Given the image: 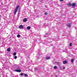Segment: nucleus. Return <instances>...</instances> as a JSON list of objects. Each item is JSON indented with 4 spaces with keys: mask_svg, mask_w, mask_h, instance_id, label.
Here are the masks:
<instances>
[{
    "mask_svg": "<svg viewBox=\"0 0 77 77\" xmlns=\"http://www.w3.org/2000/svg\"><path fill=\"white\" fill-rule=\"evenodd\" d=\"M17 58V56H15L14 57V59H16Z\"/></svg>",
    "mask_w": 77,
    "mask_h": 77,
    "instance_id": "21",
    "label": "nucleus"
},
{
    "mask_svg": "<svg viewBox=\"0 0 77 77\" xmlns=\"http://www.w3.org/2000/svg\"><path fill=\"white\" fill-rule=\"evenodd\" d=\"M26 20H27V19L25 18L23 20V22H26Z\"/></svg>",
    "mask_w": 77,
    "mask_h": 77,
    "instance_id": "9",
    "label": "nucleus"
},
{
    "mask_svg": "<svg viewBox=\"0 0 77 77\" xmlns=\"http://www.w3.org/2000/svg\"><path fill=\"white\" fill-rule=\"evenodd\" d=\"M47 43H48V42H47Z\"/></svg>",
    "mask_w": 77,
    "mask_h": 77,
    "instance_id": "33",
    "label": "nucleus"
},
{
    "mask_svg": "<svg viewBox=\"0 0 77 77\" xmlns=\"http://www.w3.org/2000/svg\"><path fill=\"white\" fill-rule=\"evenodd\" d=\"M45 23L44 24V26H45Z\"/></svg>",
    "mask_w": 77,
    "mask_h": 77,
    "instance_id": "27",
    "label": "nucleus"
},
{
    "mask_svg": "<svg viewBox=\"0 0 77 77\" xmlns=\"http://www.w3.org/2000/svg\"><path fill=\"white\" fill-rule=\"evenodd\" d=\"M2 5H3V4H2Z\"/></svg>",
    "mask_w": 77,
    "mask_h": 77,
    "instance_id": "34",
    "label": "nucleus"
},
{
    "mask_svg": "<svg viewBox=\"0 0 77 77\" xmlns=\"http://www.w3.org/2000/svg\"><path fill=\"white\" fill-rule=\"evenodd\" d=\"M47 36H48V33L46 34L44 36V37H47Z\"/></svg>",
    "mask_w": 77,
    "mask_h": 77,
    "instance_id": "13",
    "label": "nucleus"
},
{
    "mask_svg": "<svg viewBox=\"0 0 77 77\" xmlns=\"http://www.w3.org/2000/svg\"><path fill=\"white\" fill-rule=\"evenodd\" d=\"M57 66H54V69H57Z\"/></svg>",
    "mask_w": 77,
    "mask_h": 77,
    "instance_id": "15",
    "label": "nucleus"
},
{
    "mask_svg": "<svg viewBox=\"0 0 77 77\" xmlns=\"http://www.w3.org/2000/svg\"><path fill=\"white\" fill-rule=\"evenodd\" d=\"M76 29L77 30V28H76Z\"/></svg>",
    "mask_w": 77,
    "mask_h": 77,
    "instance_id": "32",
    "label": "nucleus"
},
{
    "mask_svg": "<svg viewBox=\"0 0 77 77\" xmlns=\"http://www.w3.org/2000/svg\"><path fill=\"white\" fill-rule=\"evenodd\" d=\"M24 76H25V77H28V75L27 74L24 73Z\"/></svg>",
    "mask_w": 77,
    "mask_h": 77,
    "instance_id": "14",
    "label": "nucleus"
},
{
    "mask_svg": "<svg viewBox=\"0 0 77 77\" xmlns=\"http://www.w3.org/2000/svg\"><path fill=\"white\" fill-rule=\"evenodd\" d=\"M68 5L69 6H72V4L69 2L68 4Z\"/></svg>",
    "mask_w": 77,
    "mask_h": 77,
    "instance_id": "7",
    "label": "nucleus"
},
{
    "mask_svg": "<svg viewBox=\"0 0 77 77\" xmlns=\"http://www.w3.org/2000/svg\"><path fill=\"white\" fill-rule=\"evenodd\" d=\"M19 7V5H18L17 6L16 8L14 11V15H16V13L17 12V11H18V10Z\"/></svg>",
    "mask_w": 77,
    "mask_h": 77,
    "instance_id": "1",
    "label": "nucleus"
},
{
    "mask_svg": "<svg viewBox=\"0 0 77 77\" xmlns=\"http://www.w3.org/2000/svg\"><path fill=\"white\" fill-rule=\"evenodd\" d=\"M0 20H1V18H0Z\"/></svg>",
    "mask_w": 77,
    "mask_h": 77,
    "instance_id": "30",
    "label": "nucleus"
},
{
    "mask_svg": "<svg viewBox=\"0 0 77 77\" xmlns=\"http://www.w3.org/2000/svg\"><path fill=\"white\" fill-rule=\"evenodd\" d=\"M7 51H9V52L11 51V49H10L9 48H8L7 49Z\"/></svg>",
    "mask_w": 77,
    "mask_h": 77,
    "instance_id": "12",
    "label": "nucleus"
},
{
    "mask_svg": "<svg viewBox=\"0 0 77 77\" xmlns=\"http://www.w3.org/2000/svg\"><path fill=\"white\" fill-rule=\"evenodd\" d=\"M16 54V53H15V52H14V53H13V55L14 56H15Z\"/></svg>",
    "mask_w": 77,
    "mask_h": 77,
    "instance_id": "17",
    "label": "nucleus"
},
{
    "mask_svg": "<svg viewBox=\"0 0 77 77\" xmlns=\"http://www.w3.org/2000/svg\"><path fill=\"white\" fill-rule=\"evenodd\" d=\"M19 28L20 29H23L24 28V27H23V25H20L19 26Z\"/></svg>",
    "mask_w": 77,
    "mask_h": 77,
    "instance_id": "3",
    "label": "nucleus"
},
{
    "mask_svg": "<svg viewBox=\"0 0 77 77\" xmlns=\"http://www.w3.org/2000/svg\"><path fill=\"white\" fill-rule=\"evenodd\" d=\"M19 69H20V68L19 67H18L16 69V70H19Z\"/></svg>",
    "mask_w": 77,
    "mask_h": 77,
    "instance_id": "16",
    "label": "nucleus"
},
{
    "mask_svg": "<svg viewBox=\"0 0 77 77\" xmlns=\"http://www.w3.org/2000/svg\"><path fill=\"white\" fill-rule=\"evenodd\" d=\"M45 15H47V13L46 12L45 13Z\"/></svg>",
    "mask_w": 77,
    "mask_h": 77,
    "instance_id": "23",
    "label": "nucleus"
},
{
    "mask_svg": "<svg viewBox=\"0 0 77 77\" xmlns=\"http://www.w3.org/2000/svg\"><path fill=\"white\" fill-rule=\"evenodd\" d=\"M50 58H51L49 56H47V57H46V59L47 60H48L49 59H50Z\"/></svg>",
    "mask_w": 77,
    "mask_h": 77,
    "instance_id": "5",
    "label": "nucleus"
},
{
    "mask_svg": "<svg viewBox=\"0 0 77 77\" xmlns=\"http://www.w3.org/2000/svg\"><path fill=\"white\" fill-rule=\"evenodd\" d=\"M38 55H39V53H40V51L39 50H38Z\"/></svg>",
    "mask_w": 77,
    "mask_h": 77,
    "instance_id": "20",
    "label": "nucleus"
},
{
    "mask_svg": "<svg viewBox=\"0 0 77 77\" xmlns=\"http://www.w3.org/2000/svg\"><path fill=\"white\" fill-rule=\"evenodd\" d=\"M39 58H41V57H40Z\"/></svg>",
    "mask_w": 77,
    "mask_h": 77,
    "instance_id": "35",
    "label": "nucleus"
},
{
    "mask_svg": "<svg viewBox=\"0 0 77 77\" xmlns=\"http://www.w3.org/2000/svg\"><path fill=\"white\" fill-rule=\"evenodd\" d=\"M72 6H73L74 7V6H76V4L75 3H73L72 4Z\"/></svg>",
    "mask_w": 77,
    "mask_h": 77,
    "instance_id": "6",
    "label": "nucleus"
},
{
    "mask_svg": "<svg viewBox=\"0 0 77 77\" xmlns=\"http://www.w3.org/2000/svg\"><path fill=\"white\" fill-rule=\"evenodd\" d=\"M5 68H2V69H4Z\"/></svg>",
    "mask_w": 77,
    "mask_h": 77,
    "instance_id": "29",
    "label": "nucleus"
},
{
    "mask_svg": "<svg viewBox=\"0 0 77 77\" xmlns=\"http://www.w3.org/2000/svg\"><path fill=\"white\" fill-rule=\"evenodd\" d=\"M63 64H66V63H67V61H63Z\"/></svg>",
    "mask_w": 77,
    "mask_h": 77,
    "instance_id": "8",
    "label": "nucleus"
},
{
    "mask_svg": "<svg viewBox=\"0 0 77 77\" xmlns=\"http://www.w3.org/2000/svg\"><path fill=\"white\" fill-rule=\"evenodd\" d=\"M17 37H18V38H20V35L18 34Z\"/></svg>",
    "mask_w": 77,
    "mask_h": 77,
    "instance_id": "19",
    "label": "nucleus"
},
{
    "mask_svg": "<svg viewBox=\"0 0 77 77\" xmlns=\"http://www.w3.org/2000/svg\"><path fill=\"white\" fill-rule=\"evenodd\" d=\"M71 23H68L67 24V26L68 27H71Z\"/></svg>",
    "mask_w": 77,
    "mask_h": 77,
    "instance_id": "2",
    "label": "nucleus"
},
{
    "mask_svg": "<svg viewBox=\"0 0 77 77\" xmlns=\"http://www.w3.org/2000/svg\"><path fill=\"white\" fill-rule=\"evenodd\" d=\"M74 59H72L71 60V62H72V63H73V62H74Z\"/></svg>",
    "mask_w": 77,
    "mask_h": 77,
    "instance_id": "10",
    "label": "nucleus"
},
{
    "mask_svg": "<svg viewBox=\"0 0 77 77\" xmlns=\"http://www.w3.org/2000/svg\"><path fill=\"white\" fill-rule=\"evenodd\" d=\"M21 70L20 69L19 70H15L14 71H16V72H21Z\"/></svg>",
    "mask_w": 77,
    "mask_h": 77,
    "instance_id": "4",
    "label": "nucleus"
},
{
    "mask_svg": "<svg viewBox=\"0 0 77 77\" xmlns=\"http://www.w3.org/2000/svg\"><path fill=\"white\" fill-rule=\"evenodd\" d=\"M57 63L58 64H59V62H57L56 63Z\"/></svg>",
    "mask_w": 77,
    "mask_h": 77,
    "instance_id": "25",
    "label": "nucleus"
},
{
    "mask_svg": "<svg viewBox=\"0 0 77 77\" xmlns=\"http://www.w3.org/2000/svg\"><path fill=\"white\" fill-rule=\"evenodd\" d=\"M63 69H65V67H63Z\"/></svg>",
    "mask_w": 77,
    "mask_h": 77,
    "instance_id": "24",
    "label": "nucleus"
},
{
    "mask_svg": "<svg viewBox=\"0 0 77 77\" xmlns=\"http://www.w3.org/2000/svg\"><path fill=\"white\" fill-rule=\"evenodd\" d=\"M69 46H72V43H70L69 44Z\"/></svg>",
    "mask_w": 77,
    "mask_h": 77,
    "instance_id": "22",
    "label": "nucleus"
},
{
    "mask_svg": "<svg viewBox=\"0 0 77 77\" xmlns=\"http://www.w3.org/2000/svg\"><path fill=\"white\" fill-rule=\"evenodd\" d=\"M36 69H35V71H36Z\"/></svg>",
    "mask_w": 77,
    "mask_h": 77,
    "instance_id": "28",
    "label": "nucleus"
},
{
    "mask_svg": "<svg viewBox=\"0 0 77 77\" xmlns=\"http://www.w3.org/2000/svg\"><path fill=\"white\" fill-rule=\"evenodd\" d=\"M51 39V38H50L49 39Z\"/></svg>",
    "mask_w": 77,
    "mask_h": 77,
    "instance_id": "31",
    "label": "nucleus"
},
{
    "mask_svg": "<svg viewBox=\"0 0 77 77\" xmlns=\"http://www.w3.org/2000/svg\"><path fill=\"white\" fill-rule=\"evenodd\" d=\"M27 29L28 30H30V26H27Z\"/></svg>",
    "mask_w": 77,
    "mask_h": 77,
    "instance_id": "11",
    "label": "nucleus"
},
{
    "mask_svg": "<svg viewBox=\"0 0 77 77\" xmlns=\"http://www.w3.org/2000/svg\"><path fill=\"white\" fill-rule=\"evenodd\" d=\"M24 73H20L21 75H24Z\"/></svg>",
    "mask_w": 77,
    "mask_h": 77,
    "instance_id": "18",
    "label": "nucleus"
},
{
    "mask_svg": "<svg viewBox=\"0 0 77 77\" xmlns=\"http://www.w3.org/2000/svg\"><path fill=\"white\" fill-rule=\"evenodd\" d=\"M60 1L61 2H63V0H60Z\"/></svg>",
    "mask_w": 77,
    "mask_h": 77,
    "instance_id": "26",
    "label": "nucleus"
}]
</instances>
